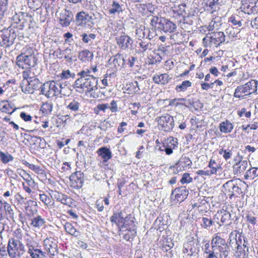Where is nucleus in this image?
Segmentation results:
<instances>
[{"instance_id":"obj_55","label":"nucleus","mask_w":258,"mask_h":258,"mask_svg":"<svg viewBox=\"0 0 258 258\" xmlns=\"http://www.w3.org/2000/svg\"><path fill=\"white\" fill-rule=\"evenodd\" d=\"M192 181V178L190 177L189 174L188 173H185L182 175V177L180 180V182L184 184L185 183H188Z\"/></svg>"},{"instance_id":"obj_30","label":"nucleus","mask_w":258,"mask_h":258,"mask_svg":"<svg viewBox=\"0 0 258 258\" xmlns=\"http://www.w3.org/2000/svg\"><path fill=\"white\" fill-rule=\"evenodd\" d=\"M233 128V124L228 120L222 122L219 125V129L221 132L225 134L230 133Z\"/></svg>"},{"instance_id":"obj_34","label":"nucleus","mask_w":258,"mask_h":258,"mask_svg":"<svg viewBox=\"0 0 258 258\" xmlns=\"http://www.w3.org/2000/svg\"><path fill=\"white\" fill-rule=\"evenodd\" d=\"M258 176V168L252 167L248 169L244 175V179H253Z\"/></svg>"},{"instance_id":"obj_57","label":"nucleus","mask_w":258,"mask_h":258,"mask_svg":"<svg viewBox=\"0 0 258 258\" xmlns=\"http://www.w3.org/2000/svg\"><path fill=\"white\" fill-rule=\"evenodd\" d=\"M75 74L74 73H71L70 71L69 70L63 71L61 74L60 75V77L62 79H67L69 77L74 78Z\"/></svg>"},{"instance_id":"obj_28","label":"nucleus","mask_w":258,"mask_h":258,"mask_svg":"<svg viewBox=\"0 0 258 258\" xmlns=\"http://www.w3.org/2000/svg\"><path fill=\"white\" fill-rule=\"evenodd\" d=\"M124 217L122 215V212H114L113 215L110 217V221L112 223H115L119 229V224L123 223Z\"/></svg>"},{"instance_id":"obj_60","label":"nucleus","mask_w":258,"mask_h":258,"mask_svg":"<svg viewBox=\"0 0 258 258\" xmlns=\"http://www.w3.org/2000/svg\"><path fill=\"white\" fill-rule=\"evenodd\" d=\"M196 174L201 176H210L212 174L209 170L204 168V170H199L196 171Z\"/></svg>"},{"instance_id":"obj_64","label":"nucleus","mask_w":258,"mask_h":258,"mask_svg":"<svg viewBox=\"0 0 258 258\" xmlns=\"http://www.w3.org/2000/svg\"><path fill=\"white\" fill-rule=\"evenodd\" d=\"M111 106H109V108L110 109L111 112H115L118 111V107L116 103V101L112 100L110 103Z\"/></svg>"},{"instance_id":"obj_37","label":"nucleus","mask_w":258,"mask_h":258,"mask_svg":"<svg viewBox=\"0 0 258 258\" xmlns=\"http://www.w3.org/2000/svg\"><path fill=\"white\" fill-rule=\"evenodd\" d=\"M126 87H127L126 90L128 91V93L129 94H134L140 90L138 82L136 81L132 82L129 85H126Z\"/></svg>"},{"instance_id":"obj_49","label":"nucleus","mask_w":258,"mask_h":258,"mask_svg":"<svg viewBox=\"0 0 258 258\" xmlns=\"http://www.w3.org/2000/svg\"><path fill=\"white\" fill-rule=\"evenodd\" d=\"M201 226L204 228H208L210 227L213 223V221L211 219L207 217H203L202 219Z\"/></svg>"},{"instance_id":"obj_53","label":"nucleus","mask_w":258,"mask_h":258,"mask_svg":"<svg viewBox=\"0 0 258 258\" xmlns=\"http://www.w3.org/2000/svg\"><path fill=\"white\" fill-rule=\"evenodd\" d=\"M26 55L24 54H21L17 57V63L19 67L24 68V64L25 63Z\"/></svg>"},{"instance_id":"obj_1","label":"nucleus","mask_w":258,"mask_h":258,"mask_svg":"<svg viewBox=\"0 0 258 258\" xmlns=\"http://www.w3.org/2000/svg\"><path fill=\"white\" fill-rule=\"evenodd\" d=\"M79 77L73 85V88L79 93H90L97 90L98 80L92 74V71L88 68L85 69L77 74Z\"/></svg>"},{"instance_id":"obj_6","label":"nucleus","mask_w":258,"mask_h":258,"mask_svg":"<svg viewBox=\"0 0 258 258\" xmlns=\"http://www.w3.org/2000/svg\"><path fill=\"white\" fill-rule=\"evenodd\" d=\"M57 86L54 81L47 82L41 86L40 94L45 95L47 98L57 96L60 94Z\"/></svg>"},{"instance_id":"obj_44","label":"nucleus","mask_w":258,"mask_h":258,"mask_svg":"<svg viewBox=\"0 0 258 258\" xmlns=\"http://www.w3.org/2000/svg\"><path fill=\"white\" fill-rule=\"evenodd\" d=\"M3 208L6 214L9 216V217L10 218H13L14 212L11 205L6 202H4Z\"/></svg>"},{"instance_id":"obj_45","label":"nucleus","mask_w":258,"mask_h":258,"mask_svg":"<svg viewBox=\"0 0 258 258\" xmlns=\"http://www.w3.org/2000/svg\"><path fill=\"white\" fill-rule=\"evenodd\" d=\"M191 86V83L189 81H184L180 85L176 86L175 90L177 92H184L186 90L188 87H190Z\"/></svg>"},{"instance_id":"obj_24","label":"nucleus","mask_w":258,"mask_h":258,"mask_svg":"<svg viewBox=\"0 0 258 258\" xmlns=\"http://www.w3.org/2000/svg\"><path fill=\"white\" fill-rule=\"evenodd\" d=\"M243 94L246 95H249V91L247 90L246 86L244 85H240L238 86L235 90L234 94V97L238 98H244V95Z\"/></svg>"},{"instance_id":"obj_41","label":"nucleus","mask_w":258,"mask_h":258,"mask_svg":"<svg viewBox=\"0 0 258 258\" xmlns=\"http://www.w3.org/2000/svg\"><path fill=\"white\" fill-rule=\"evenodd\" d=\"M80 107V102L76 100H73L67 106V108L72 111L76 112L79 110Z\"/></svg>"},{"instance_id":"obj_32","label":"nucleus","mask_w":258,"mask_h":258,"mask_svg":"<svg viewBox=\"0 0 258 258\" xmlns=\"http://www.w3.org/2000/svg\"><path fill=\"white\" fill-rule=\"evenodd\" d=\"M123 233V239L127 241H130L131 239H133L136 235L137 229L136 228L133 229H125L124 231H121Z\"/></svg>"},{"instance_id":"obj_3","label":"nucleus","mask_w":258,"mask_h":258,"mask_svg":"<svg viewBox=\"0 0 258 258\" xmlns=\"http://www.w3.org/2000/svg\"><path fill=\"white\" fill-rule=\"evenodd\" d=\"M7 251L11 258L20 257L25 251L24 244L18 239L10 238L8 241Z\"/></svg>"},{"instance_id":"obj_18","label":"nucleus","mask_w":258,"mask_h":258,"mask_svg":"<svg viewBox=\"0 0 258 258\" xmlns=\"http://www.w3.org/2000/svg\"><path fill=\"white\" fill-rule=\"evenodd\" d=\"M124 10V7L119 1L113 0L109 8V14L110 15L119 14Z\"/></svg>"},{"instance_id":"obj_13","label":"nucleus","mask_w":258,"mask_h":258,"mask_svg":"<svg viewBox=\"0 0 258 258\" xmlns=\"http://www.w3.org/2000/svg\"><path fill=\"white\" fill-rule=\"evenodd\" d=\"M28 253L31 258H45L47 253L38 248V246L33 245L31 242H28Z\"/></svg>"},{"instance_id":"obj_22","label":"nucleus","mask_w":258,"mask_h":258,"mask_svg":"<svg viewBox=\"0 0 258 258\" xmlns=\"http://www.w3.org/2000/svg\"><path fill=\"white\" fill-rule=\"evenodd\" d=\"M191 164L192 162L188 157L186 156L182 157L179 159V160L178 162H177L175 163L174 165L171 166L170 168H174L176 166L179 165V167L181 166L179 170L181 171V168H183V169H184L185 167H190Z\"/></svg>"},{"instance_id":"obj_61","label":"nucleus","mask_w":258,"mask_h":258,"mask_svg":"<svg viewBox=\"0 0 258 258\" xmlns=\"http://www.w3.org/2000/svg\"><path fill=\"white\" fill-rule=\"evenodd\" d=\"M175 192H179L180 195L182 196V200H185L188 195V190L185 189H175Z\"/></svg>"},{"instance_id":"obj_16","label":"nucleus","mask_w":258,"mask_h":258,"mask_svg":"<svg viewBox=\"0 0 258 258\" xmlns=\"http://www.w3.org/2000/svg\"><path fill=\"white\" fill-rule=\"evenodd\" d=\"M14 38L15 36L14 35H11L10 31L1 32L0 34V44L5 47L10 46L13 44Z\"/></svg>"},{"instance_id":"obj_46","label":"nucleus","mask_w":258,"mask_h":258,"mask_svg":"<svg viewBox=\"0 0 258 258\" xmlns=\"http://www.w3.org/2000/svg\"><path fill=\"white\" fill-rule=\"evenodd\" d=\"M139 45L142 49V52L146 51L147 50H152L153 49V44L149 41H141L139 43Z\"/></svg>"},{"instance_id":"obj_7","label":"nucleus","mask_w":258,"mask_h":258,"mask_svg":"<svg viewBox=\"0 0 258 258\" xmlns=\"http://www.w3.org/2000/svg\"><path fill=\"white\" fill-rule=\"evenodd\" d=\"M75 23L77 26L83 27H92L94 25L92 17L83 11L77 14Z\"/></svg>"},{"instance_id":"obj_25","label":"nucleus","mask_w":258,"mask_h":258,"mask_svg":"<svg viewBox=\"0 0 258 258\" xmlns=\"http://www.w3.org/2000/svg\"><path fill=\"white\" fill-rule=\"evenodd\" d=\"M136 228L135 222L131 216H127L124 219L123 224L119 227V231H124V229Z\"/></svg>"},{"instance_id":"obj_35","label":"nucleus","mask_w":258,"mask_h":258,"mask_svg":"<svg viewBox=\"0 0 258 258\" xmlns=\"http://www.w3.org/2000/svg\"><path fill=\"white\" fill-rule=\"evenodd\" d=\"M45 224V220L40 216H37L31 220L30 225L35 228H39Z\"/></svg>"},{"instance_id":"obj_17","label":"nucleus","mask_w":258,"mask_h":258,"mask_svg":"<svg viewBox=\"0 0 258 258\" xmlns=\"http://www.w3.org/2000/svg\"><path fill=\"white\" fill-rule=\"evenodd\" d=\"M115 39L117 45L122 50H125L132 45V40L127 35H121L116 37Z\"/></svg>"},{"instance_id":"obj_39","label":"nucleus","mask_w":258,"mask_h":258,"mask_svg":"<svg viewBox=\"0 0 258 258\" xmlns=\"http://www.w3.org/2000/svg\"><path fill=\"white\" fill-rule=\"evenodd\" d=\"M82 37V40L83 42L87 44H91L92 43L93 40H94L96 38V35L95 34L90 33L89 34H87V33H82L81 35Z\"/></svg>"},{"instance_id":"obj_50","label":"nucleus","mask_w":258,"mask_h":258,"mask_svg":"<svg viewBox=\"0 0 258 258\" xmlns=\"http://www.w3.org/2000/svg\"><path fill=\"white\" fill-rule=\"evenodd\" d=\"M109 105L108 104H98L94 109V112L96 114H98L100 111L105 112L106 109L109 108Z\"/></svg>"},{"instance_id":"obj_48","label":"nucleus","mask_w":258,"mask_h":258,"mask_svg":"<svg viewBox=\"0 0 258 258\" xmlns=\"http://www.w3.org/2000/svg\"><path fill=\"white\" fill-rule=\"evenodd\" d=\"M49 195L52 198L55 199L57 202H60L64 194L56 190H51Z\"/></svg>"},{"instance_id":"obj_59","label":"nucleus","mask_w":258,"mask_h":258,"mask_svg":"<svg viewBox=\"0 0 258 258\" xmlns=\"http://www.w3.org/2000/svg\"><path fill=\"white\" fill-rule=\"evenodd\" d=\"M39 199L40 201H41L46 206L50 203V198H49L48 196L44 194H40Z\"/></svg>"},{"instance_id":"obj_21","label":"nucleus","mask_w":258,"mask_h":258,"mask_svg":"<svg viewBox=\"0 0 258 258\" xmlns=\"http://www.w3.org/2000/svg\"><path fill=\"white\" fill-rule=\"evenodd\" d=\"M248 162L247 161H238L233 166L234 174H239L244 172L247 168Z\"/></svg>"},{"instance_id":"obj_58","label":"nucleus","mask_w":258,"mask_h":258,"mask_svg":"<svg viewBox=\"0 0 258 258\" xmlns=\"http://www.w3.org/2000/svg\"><path fill=\"white\" fill-rule=\"evenodd\" d=\"M139 8H141L142 9L145 10L147 9L150 12L152 13L154 10L155 7L153 5H152L151 4H139Z\"/></svg>"},{"instance_id":"obj_38","label":"nucleus","mask_w":258,"mask_h":258,"mask_svg":"<svg viewBox=\"0 0 258 258\" xmlns=\"http://www.w3.org/2000/svg\"><path fill=\"white\" fill-rule=\"evenodd\" d=\"M258 81L255 80H251L249 82L245 84L247 90L249 91V94L256 92Z\"/></svg>"},{"instance_id":"obj_5","label":"nucleus","mask_w":258,"mask_h":258,"mask_svg":"<svg viewBox=\"0 0 258 258\" xmlns=\"http://www.w3.org/2000/svg\"><path fill=\"white\" fill-rule=\"evenodd\" d=\"M41 84L38 79L31 77L30 80H22L21 88L25 94H32L35 90L40 89Z\"/></svg>"},{"instance_id":"obj_36","label":"nucleus","mask_w":258,"mask_h":258,"mask_svg":"<svg viewBox=\"0 0 258 258\" xmlns=\"http://www.w3.org/2000/svg\"><path fill=\"white\" fill-rule=\"evenodd\" d=\"M225 32L230 38L238 37L240 29L238 28L229 27L226 28Z\"/></svg>"},{"instance_id":"obj_31","label":"nucleus","mask_w":258,"mask_h":258,"mask_svg":"<svg viewBox=\"0 0 258 258\" xmlns=\"http://www.w3.org/2000/svg\"><path fill=\"white\" fill-rule=\"evenodd\" d=\"M19 174L23 179L27 183L28 186L31 187H35L36 183L29 173H27L25 171L23 170L22 173H20Z\"/></svg>"},{"instance_id":"obj_9","label":"nucleus","mask_w":258,"mask_h":258,"mask_svg":"<svg viewBox=\"0 0 258 258\" xmlns=\"http://www.w3.org/2000/svg\"><path fill=\"white\" fill-rule=\"evenodd\" d=\"M57 19L59 24L61 27H67L73 20L74 15L71 11L65 9L58 14Z\"/></svg>"},{"instance_id":"obj_14","label":"nucleus","mask_w":258,"mask_h":258,"mask_svg":"<svg viewBox=\"0 0 258 258\" xmlns=\"http://www.w3.org/2000/svg\"><path fill=\"white\" fill-rule=\"evenodd\" d=\"M222 190L231 198L234 195L235 192L239 193L240 188L235 184L233 180H229L223 185Z\"/></svg>"},{"instance_id":"obj_63","label":"nucleus","mask_w":258,"mask_h":258,"mask_svg":"<svg viewBox=\"0 0 258 258\" xmlns=\"http://www.w3.org/2000/svg\"><path fill=\"white\" fill-rule=\"evenodd\" d=\"M93 54L88 50H85L82 51L79 55V57H88V58H92L93 57Z\"/></svg>"},{"instance_id":"obj_54","label":"nucleus","mask_w":258,"mask_h":258,"mask_svg":"<svg viewBox=\"0 0 258 258\" xmlns=\"http://www.w3.org/2000/svg\"><path fill=\"white\" fill-rule=\"evenodd\" d=\"M239 19L240 18L238 16H232L229 18V22L232 23L234 25H238L239 27H241L242 26V23Z\"/></svg>"},{"instance_id":"obj_52","label":"nucleus","mask_w":258,"mask_h":258,"mask_svg":"<svg viewBox=\"0 0 258 258\" xmlns=\"http://www.w3.org/2000/svg\"><path fill=\"white\" fill-rule=\"evenodd\" d=\"M59 202H61L63 205L71 206L73 203V200L71 198L64 195Z\"/></svg>"},{"instance_id":"obj_15","label":"nucleus","mask_w":258,"mask_h":258,"mask_svg":"<svg viewBox=\"0 0 258 258\" xmlns=\"http://www.w3.org/2000/svg\"><path fill=\"white\" fill-rule=\"evenodd\" d=\"M231 218V214L229 212L222 209L219 210L216 213L214 216L213 220H215L219 226H221V224L220 223V221L222 223H224L229 220Z\"/></svg>"},{"instance_id":"obj_33","label":"nucleus","mask_w":258,"mask_h":258,"mask_svg":"<svg viewBox=\"0 0 258 258\" xmlns=\"http://www.w3.org/2000/svg\"><path fill=\"white\" fill-rule=\"evenodd\" d=\"M37 59L34 55H26L24 65L26 68L34 67L36 64Z\"/></svg>"},{"instance_id":"obj_47","label":"nucleus","mask_w":258,"mask_h":258,"mask_svg":"<svg viewBox=\"0 0 258 258\" xmlns=\"http://www.w3.org/2000/svg\"><path fill=\"white\" fill-rule=\"evenodd\" d=\"M136 34L139 36V37H146V38L149 39L148 28H145V27H144L143 29H138L136 30Z\"/></svg>"},{"instance_id":"obj_10","label":"nucleus","mask_w":258,"mask_h":258,"mask_svg":"<svg viewBox=\"0 0 258 258\" xmlns=\"http://www.w3.org/2000/svg\"><path fill=\"white\" fill-rule=\"evenodd\" d=\"M43 247L50 256H54L58 253L57 245L56 240L50 237L43 240Z\"/></svg>"},{"instance_id":"obj_56","label":"nucleus","mask_w":258,"mask_h":258,"mask_svg":"<svg viewBox=\"0 0 258 258\" xmlns=\"http://www.w3.org/2000/svg\"><path fill=\"white\" fill-rule=\"evenodd\" d=\"M212 37L211 36L210 33H208L206 37H205L203 39V42L204 45L206 47H208L210 46L212 43Z\"/></svg>"},{"instance_id":"obj_11","label":"nucleus","mask_w":258,"mask_h":258,"mask_svg":"<svg viewBox=\"0 0 258 258\" xmlns=\"http://www.w3.org/2000/svg\"><path fill=\"white\" fill-rule=\"evenodd\" d=\"M71 185L74 188H80L84 182V174L81 171H76L70 177Z\"/></svg>"},{"instance_id":"obj_29","label":"nucleus","mask_w":258,"mask_h":258,"mask_svg":"<svg viewBox=\"0 0 258 258\" xmlns=\"http://www.w3.org/2000/svg\"><path fill=\"white\" fill-rule=\"evenodd\" d=\"M219 0H205V9L207 11L213 13L216 11Z\"/></svg>"},{"instance_id":"obj_40","label":"nucleus","mask_w":258,"mask_h":258,"mask_svg":"<svg viewBox=\"0 0 258 258\" xmlns=\"http://www.w3.org/2000/svg\"><path fill=\"white\" fill-rule=\"evenodd\" d=\"M52 108L53 104L52 102L47 101L42 105L41 110L43 114L47 115L51 113Z\"/></svg>"},{"instance_id":"obj_20","label":"nucleus","mask_w":258,"mask_h":258,"mask_svg":"<svg viewBox=\"0 0 258 258\" xmlns=\"http://www.w3.org/2000/svg\"><path fill=\"white\" fill-rule=\"evenodd\" d=\"M210 34L212 37L213 43L216 45H220L225 40V36L223 32H216Z\"/></svg>"},{"instance_id":"obj_27","label":"nucleus","mask_w":258,"mask_h":258,"mask_svg":"<svg viewBox=\"0 0 258 258\" xmlns=\"http://www.w3.org/2000/svg\"><path fill=\"white\" fill-rule=\"evenodd\" d=\"M64 227L68 234L75 237H78L81 235L80 231L77 230L71 223L67 222L64 225Z\"/></svg>"},{"instance_id":"obj_62","label":"nucleus","mask_w":258,"mask_h":258,"mask_svg":"<svg viewBox=\"0 0 258 258\" xmlns=\"http://www.w3.org/2000/svg\"><path fill=\"white\" fill-rule=\"evenodd\" d=\"M238 114L240 117L243 116V115H244L246 117L249 118L250 117L251 112L250 111H247L245 108H243L240 111H239Z\"/></svg>"},{"instance_id":"obj_4","label":"nucleus","mask_w":258,"mask_h":258,"mask_svg":"<svg viewBox=\"0 0 258 258\" xmlns=\"http://www.w3.org/2000/svg\"><path fill=\"white\" fill-rule=\"evenodd\" d=\"M152 26L157 28L164 32H172L176 28V25L169 20L154 17L151 20Z\"/></svg>"},{"instance_id":"obj_42","label":"nucleus","mask_w":258,"mask_h":258,"mask_svg":"<svg viewBox=\"0 0 258 258\" xmlns=\"http://www.w3.org/2000/svg\"><path fill=\"white\" fill-rule=\"evenodd\" d=\"M14 157L8 153H5L0 151V160L4 164H7L8 162L13 161Z\"/></svg>"},{"instance_id":"obj_19","label":"nucleus","mask_w":258,"mask_h":258,"mask_svg":"<svg viewBox=\"0 0 258 258\" xmlns=\"http://www.w3.org/2000/svg\"><path fill=\"white\" fill-rule=\"evenodd\" d=\"M16 109L14 104L8 101H3L0 102V110L3 112L11 114Z\"/></svg>"},{"instance_id":"obj_2","label":"nucleus","mask_w":258,"mask_h":258,"mask_svg":"<svg viewBox=\"0 0 258 258\" xmlns=\"http://www.w3.org/2000/svg\"><path fill=\"white\" fill-rule=\"evenodd\" d=\"M211 250L218 255V258H226L228 256L229 246L224 239L216 235L211 240Z\"/></svg>"},{"instance_id":"obj_43","label":"nucleus","mask_w":258,"mask_h":258,"mask_svg":"<svg viewBox=\"0 0 258 258\" xmlns=\"http://www.w3.org/2000/svg\"><path fill=\"white\" fill-rule=\"evenodd\" d=\"M219 164L217 163L216 161L213 159H211L209 162L208 167L211 168L209 170L212 174H216L217 170L219 168Z\"/></svg>"},{"instance_id":"obj_26","label":"nucleus","mask_w":258,"mask_h":258,"mask_svg":"<svg viewBox=\"0 0 258 258\" xmlns=\"http://www.w3.org/2000/svg\"><path fill=\"white\" fill-rule=\"evenodd\" d=\"M170 78L167 74L157 75L154 76L153 80L156 84L164 85L169 82Z\"/></svg>"},{"instance_id":"obj_12","label":"nucleus","mask_w":258,"mask_h":258,"mask_svg":"<svg viewBox=\"0 0 258 258\" xmlns=\"http://www.w3.org/2000/svg\"><path fill=\"white\" fill-rule=\"evenodd\" d=\"M110 65H112L111 69L113 71L120 70L124 66V59L122 54L117 53L109 60Z\"/></svg>"},{"instance_id":"obj_23","label":"nucleus","mask_w":258,"mask_h":258,"mask_svg":"<svg viewBox=\"0 0 258 258\" xmlns=\"http://www.w3.org/2000/svg\"><path fill=\"white\" fill-rule=\"evenodd\" d=\"M98 154L101 157L104 162L108 161L112 157V153L107 147H101L98 150Z\"/></svg>"},{"instance_id":"obj_8","label":"nucleus","mask_w":258,"mask_h":258,"mask_svg":"<svg viewBox=\"0 0 258 258\" xmlns=\"http://www.w3.org/2000/svg\"><path fill=\"white\" fill-rule=\"evenodd\" d=\"M157 122L161 130L164 132L170 131L174 126L173 117L168 114H165L158 118Z\"/></svg>"},{"instance_id":"obj_51","label":"nucleus","mask_w":258,"mask_h":258,"mask_svg":"<svg viewBox=\"0 0 258 258\" xmlns=\"http://www.w3.org/2000/svg\"><path fill=\"white\" fill-rule=\"evenodd\" d=\"M219 153L220 155H223V158L227 160L230 159L232 155V152L231 150L227 149L224 150L223 149H221L219 150Z\"/></svg>"}]
</instances>
